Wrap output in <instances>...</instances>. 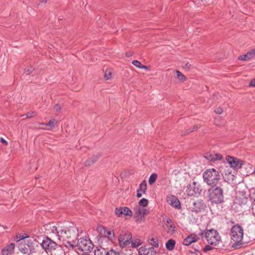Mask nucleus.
<instances>
[{
	"label": "nucleus",
	"instance_id": "nucleus-1",
	"mask_svg": "<svg viewBox=\"0 0 255 255\" xmlns=\"http://www.w3.org/2000/svg\"><path fill=\"white\" fill-rule=\"evenodd\" d=\"M33 246L38 247L39 245L47 253L53 251L59 250L61 255H64V253L61 249V247L57 245L55 242L48 237L33 236Z\"/></svg>",
	"mask_w": 255,
	"mask_h": 255
},
{
	"label": "nucleus",
	"instance_id": "nucleus-2",
	"mask_svg": "<svg viewBox=\"0 0 255 255\" xmlns=\"http://www.w3.org/2000/svg\"><path fill=\"white\" fill-rule=\"evenodd\" d=\"M230 236L232 242H234L232 245V248L239 249L244 246L245 243L243 242L244 230L241 226H233L231 230Z\"/></svg>",
	"mask_w": 255,
	"mask_h": 255
},
{
	"label": "nucleus",
	"instance_id": "nucleus-3",
	"mask_svg": "<svg viewBox=\"0 0 255 255\" xmlns=\"http://www.w3.org/2000/svg\"><path fill=\"white\" fill-rule=\"evenodd\" d=\"M204 181L208 185L216 186L221 179L219 171L214 168L206 169L203 174Z\"/></svg>",
	"mask_w": 255,
	"mask_h": 255
},
{
	"label": "nucleus",
	"instance_id": "nucleus-4",
	"mask_svg": "<svg viewBox=\"0 0 255 255\" xmlns=\"http://www.w3.org/2000/svg\"><path fill=\"white\" fill-rule=\"evenodd\" d=\"M199 235L202 239L205 238L208 244L213 246L218 245L221 240V237L218 232L214 229L202 231L199 234Z\"/></svg>",
	"mask_w": 255,
	"mask_h": 255
},
{
	"label": "nucleus",
	"instance_id": "nucleus-5",
	"mask_svg": "<svg viewBox=\"0 0 255 255\" xmlns=\"http://www.w3.org/2000/svg\"><path fill=\"white\" fill-rule=\"evenodd\" d=\"M209 200L214 204H220L224 201L223 190L221 185L213 187L208 190Z\"/></svg>",
	"mask_w": 255,
	"mask_h": 255
},
{
	"label": "nucleus",
	"instance_id": "nucleus-6",
	"mask_svg": "<svg viewBox=\"0 0 255 255\" xmlns=\"http://www.w3.org/2000/svg\"><path fill=\"white\" fill-rule=\"evenodd\" d=\"M78 236V229L75 226L62 229L61 232L58 233L59 239L63 240L72 238L76 239Z\"/></svg>",
	"mask_w": 255,
	"mask_h": 255
},
{
	"label": "nucleus",
	"instance_id": "nucleus-7",
	"mask_svg": "<svg viewBox=\"0 0 255 255\" xmlns=\"http://www.w3.org/2000/svg\"><path fill=\"white\" fill-rule=\"evenodd\" d=\"M77 246L79 250L85 253L90 252L93 249L92 243L87 238L79 239Z\"/></svg>",
	"mask_w": 255,
	"mask_h": 255
},
{
	"label": "nucleus",
	"instance_id": "nucleus-8",
	"mask_svg": "<svg viewBox=\"0 0 255 255\" xmlns=\"http://www.w3.org/2000/svg\"><path fill=\"white\" fill-rule=\"evenodd\" d=\"M186 191L189 196H193L199 194L201 191V189L198 183L196 181H193L188 184Z\"/></svg>",
	"mask_w": 255,
	"mask_h": 255
},
{
	"label": "nucleus",
	"instance_id": "nucleus-9",
	"mask_svg": "<svg viewBox=\"0 0 255 255\" xmlns=\"http://www.w3.org/2000/svg\"><path fill=\"white\" fill-rule=\"evenodd\" d=\"M132 236L129 232H122L119 237L120 246L124 248L130 243Z\"/></svg>",
	"mask_w": 255,
	"mask_h": 255
},
{
	"label": "nucleus",
	"instance_id": "nucleus-10",
	"mask_svg": "<svg viewBox=\"0 0 255 255\" xmlns=\"http://www.w3.org/2000/svg\"><path fill=\"white\" fill-rule=\"evenodd\" d=\"M18 248L21 253L30 254L32 251V243L30 240L27 241V243L26 241H22L18 243Z\"/></svg>",
	"mask_w": 255,
	"mask_h": 255
},
{
	"label": "nucleus",
	"instance_id": "nucleus-11",
	"mask_svg": "<svg viewBox=\"0 0 255 255\" xmlns=\"http://www.w3.org/2000/svg\"><path fill=\"white\" fill-rule=\"evenodd\" d=\"M226 160L231 166L234 168H240L244 164V162L243 160L229 155L226 157Z\"/></svg>",
	"mask_w": 255,
	"mask_h": 255
},
{
	"label": "nucleus",
	"instance_id": "nucleus-12",
	"mask_svg": "<svg viewBox=\"0 0 255 255\" xmlns=\"http://www.w3.org/2000/svg\"><path fill=\"white\" fill-rule=\"evenodd\" d=\"M133 211L136 216V221L141 222L144 219V216L149 213V210L146 209L140 208L138 206H136L133 208Z\"/></svg>",
	"mask_w": 255,
	"mask_h": 255
},
{
	"label": "nucleus",
	"instance_id": "nucleus-13",
	"mask_svg": "<svg viewBox=\"0 0 255 255\" xmlns=\"http://www.w3.org/2000/svg\"><path fill=\"white\" fill-rule=\"evenodd\" d=\"M101 229L103 231V234L104 236H100L98 241L100 244H103V241H105L106 242L109 241L110 239L114 237V233H112L111 230H108L107 228L105 227H101L99 229Z\"/></svg>",
	"mask_w": 255,
	"mask_h": 255
},
{
	"label": "nucleus",
	"instance_id": "nucleus-14",
	"mask_svg": "<svg viewBox=\"0 0 255 255\" xmlns=\"http://www.w3.org/2000/svg\"><path fill=\"white\" fill-rule=\"evenodd\" d=\"M166 200L167 202L172 207L176 209H180L181 204L179 199L174 195H169L167 196Z\"/></svg>",
	"mask_w": 255,
	"mask_h": 255
},
{
	"label": "nucleus",
	"instance_id": "nucleus-15",
	"mask_svg": "<svg viewBox=\"0 0 255 255\" xmlns=\"http://www.w3.org/2000/svg\"><path fill=\"white\" fill-rule=\"evenodd\" d=\"M115 213L119 217H121L122 215L129 217H131L132 215L131 210L127 207H117L115 209Z\"/></svg>",
	"mask_w": 255,
	"mask_h": 255
},
{
	"label": "nucleus",
	"instance_id": "nucleus-16",
	"mask_svg": "<svg viewBox=\"0 0 255 255\" xmlns=\"http://www.w3.org/2000/svg\"><path fill=\"white\" fill-rule=\"evenodd\" d=\"M156 253L153 248L149 247L147 246H142L138 249L139 255H155Z\"/></svg>",
	"mask_w": 255,
	"mask_h": 255
},
{
	"label": "nucleus",
	"instance_id": "nucleus-17",
	"mask_svg": "<svg viewBox=\"0 0 255 255\" xmlns=\"http://www.w3.org/2000/svg\"><path fill=\"white\" fill-rule=\"evenodd\" d=\"M193 210L195 212H200L206 207V205L203 200H198L193 203Z\"/></svg>",
	"mask_w": 255,
	"mask_h": 255
},
{
	"label": "nucleus",
	"instance_id": "nucleus-18",
	"mask_svg": "<svg viewBox=\"0 0 255 255\" xmlns=\"http://www.w3.org/2000/svg\"><path fill=\"white\" fill-rule=\"evenodd\" d=\"M15 247L14 243H10L9 245L5 247L1 250L2 255H8L13 253Z\"/></svg>",
	"mask_w": 255,
	"mask_h": 255
},
{
	"label": "nucleus",
	"instance_id": "nucleus-19",
	"mask_svg": "<svg viewBox=\"0 0 255 255\" xmlns=\"http://www.w3.org/2000/svg\"><path fill=\"white\" fill-rule=\"evenodd\" d=\"M198 237L197 236L191 235L187 237L183 241V245L185 246H189L192 243L197 241Z\"/></svg>",
	"mask_w": 255,
	"mask_h": 255
},
{
	"label": "nucleus",
	"instance_id": "nucleus-20",
	"mask_svg": "<svg viewBox=\"0 0 255 255\" xmlns=\"http://www.w3.org/2000/svg\"><path fill=\"white\" fill-rule=\"evenodd\" d=\"M101 246L97 247L95 250V255H107L108 251H107L104 247H102L104 246L103 244H101Z\"/></svg>",
	"mask_w": 255,
	"mask_h": 255
},
{
	"label": "nucleus",
	"instance_id": "nucleus-21",
	"mask_svg": "<svg viewBox=\"0 0 255 255\" xmlns=\"http://www.w3.org/2000/svg\"><path fill=\"white\" fill-rule=\"evenodd\" d=\"M100 155H94L89 158L88 160H87L85 163V165L86 166H89L91 164H92L93 163H95L98 159L99 158Z\"/></svg>",
	"mask_w": 255,
	"mask_h": 255
},
{
	"label": "nucleus",
	"instance_id": "nucleus-22",
	"mask_svg": "<svg viewBox=\"0 0 255 255\" xmlns=\"http://www.w3.org/2000/svg\"><path fill=\"white\" fill-rule=\"evenodd\" d=\"M148 242L150 245L154 247L155 248H158L159 247L158 240L157 237H152L151 238H149L148 239Z\"/></svg>",
	"mask_w": 255,
	"mask_h": 255
},
{
	"label": "nucleus",
	"instance_id": "nucleus-23",
	"mask_svg": "<svg viewBox=\"0 0 255 255\" xmlns=\"http://www.w3.org/2000/svg\"><path fill=\"white\" fill-rule=\"evenodd\" d=\"M147 189V184L145 180H143L139 184V187L137 190L141 192L142 193H145Z\"/></svg>",
	"mask_w": 255,
	"mask_h": 255
},
{
	"label": "nucleus",
	"instance_id": "nucleus-24",
	"mask_svg": "<svg viewBox=\"0 0 255 255\" xmlns=\"http://www.w3.org/2000/svg\"><path fill=\"white\" fill-rule=\"evenodd\" d=\"M222 158V156L219 153H213L209 156V159L212 161L221 160Z\"/></svg>",
	"mask_w": 255,
	"mask_h": 255
},
{
	"label": "nucleus",
	"instance_id": "nucleus-25",
	"mask_svg": "<svg viewBox=\"0 0 255 255\" xmlns=\"http://www.w3.org/2000/svg\"><path fill=\"white\" fill-rule=\"evenodd\" d=\"M175 245V241L172 239H170L166 243L165 246L166 249L169 251H172Z\"/></svg>",
	"mask_w": 255,
	"mask_h": 255
},
{
	"label": "nucleus",
	"instance_id": "nucleus-26",
	"mask_svg": "<svg viewBox=\"0 0 255 255\" xmlns=\"http://www.w3.org/2000/svg\"><path fill=\"white\" fill-rule=\"evenodd\" d=\"M131 245L132 248H136L142 244V241L139 239H135L131 242L130 241Z\"/></svg>",
	"mask_w": 255,
	"mask_h": 255
},
{
	"label": "nucleus",
	"instance_id": "nucleus-27",
	"mask_svg": "<svg viewBox=\"0 0 255 255\" xmlns=\"http://www.w3.org/2000/svg\"><path fill=\"white\" fill-rule=\"evenodd\" d=\"M57 123V121L54 119H52L49 121V122L44 125L45 127H48L47 128V129L53 128Z\"/></svg>",
	"mask_w": 255,
	"mask_h": 255
},
{
	"label": "nucleus",
	"instance_id": "nucleus-28",
	"mask_svg": "<svg viewBox=\"0 0 255 255\" xmlns=\"http://www.w3.org/2000/svg\"><path fill=\"white\" fill-rule=\"evenodd\" d=\"M167 232L168 234H173L175 232V226L173 223L166 225Z\"/></svg>",
	"mask_w": 255,
	"mask_h": 255
},
{
	"label": "nucleus",
	"instance_id": "nucleus-29",
	"mask_svg": "<svg viewBox=\"0 0 255 255\" xmlns=\"http://www.w3.org/2000/svg\"><path fill=\"white\" fill-rule=\"evenodd\" d=\"M29 238V236L27 235L26 234H20L16 237L15 240L17 242H21L22 241H25V239L26 238Z\"/></svg>",
	"mask_w": 255,
	"mask_h": 255
},
{
	"label": "nucleus",
	"instance_id": "nucleus-30",
	"mask_svg": "<svg viewBox=\"0 0 255 255\" xmlns=\"http://www.w3.org/2000/svg\"><path fill=\"white\" fill-rule=\"evenodd\" d=\"M157 178V175L156 173H153L151 174L148 179V183L150 185H152L153 183H154Z\"/></svg>",
	"mask_w": 255,
	"mask_h": 255
},
{
	"label": "nucleus",
	"instance_id": "nucleus-31",
	"mask_svg": "<svg viewBox=\"0 0 255 255\" xmlns=\"http://www.w3.org/2000/svg\"><path fill=\"white\" fill-rule=\"evenodd\" d=\"M148 203V201L147 199L145 198H142L140 199L138 202V204L139 206L145 207L147 206Z\"/></svg>",
	"mask_w": 255,
	"mask_h": 255
},
{
	"label": "nucleus",
	"instance_id": "nucleus-32",
	"mask_svg": "<svg viewBox=\"0 0 255 255\" xmlns=\"http://www.w3.org/2000/svg\"><path fill=\"white\" fill-rule=\"evenodd\" d=\"M239 59L240 60L247 61L251 59V58L248 53H247L246 54L240 56Z\"/></svg>",
	"mask_w": 255,
	"mask_h": 255
},
{
	"label": "nucleus",
	"instance_id": "nucleus-33",
	"mask_svg": "<svg viewBox=\"0 0 255 255\" xmlns=\"http://www.w3.org/2000/svg\"><path fill=\"white\" fill-rule=\"evenodd\" d=\"M176 73L178 79L181 81H184L186 80V77L180 71H176Z\"/></svg>",
	"mask_w": 255,
	"mask_h": 255
},
{
	"label": "nucleus",
	"instance_id": "nucleus-34",
	"mask_svg": "<svg viewBox=\"0 0 255 255\" xmlns=\"http://www.w3.org/2000/svg\"><path fill=\"white\" fill-rule=\"evenodd\" d=\"M62 229L61 227H57L55 226H53L51 230L53 233H56L57 234V235L58 236V233L59 232H61V230H62Z\"/></svg>",
	"mask_w": 255,
	"mask_h": 255
},
{
	"label": "nucleus",
	"instance_id": "nucleus-35",
	"mask_svg": "<svg viewBox=\"0 0 255 255\" xmlns=\"http://www.w3.org/2000/svg\"><path fill=\"white\" fill-rule=\"evenodd\" d=\"M112 77V73L110 70H107L105 72V78L109 80Z\"/></svg>",
	"mask_w": 255,
	"mask_h": 255
},
{
	"label": "nucleus",
	"instance_id": "nucleus-36",
	"mask_svg": "<svg viewBox=\"0 0 255 255\" xmlns=\"http://www.w3.org/2000/svg\"><path fill=\"white\" fill-rule=\"evenodd\" d=\"M107 255H120V254L119 252L111 249L108 252Z\"/></svg>",
	"mask_w": 255,
	"mask_h": 255
},
{
	"label": "nucleus",
	"instance_id": "nucleus-37",
	"mask_svg": "<svg viewBox=\"0 0 255 255\" xmlns=\"http://www.w3.org/2000/svg\"><path fill=\"white\" fill-rule=\"evenodd\" d=\"M132 64L135 67L140 68L141 67V66L142 65V64L140 62L138 61V60H134L132 61Z\"/></svg>",
	"mask_w": 255,
	"mask_h": 255
},
{
	"label": "nucleus",
	"instance_id": "nucleus-38",
	"mask_svg": "<svg viewBox=\"0 0 255 255\" xmlns=\"http://www.w3.org/2000/svg\"><path fill=\"white\" fill-rule=\"evenodd\" d=\"M164 222L165 223V226L167 225L171 224L173 223V221L168 217H166L164 220Z\"/></svg>",
	"mask_w": 255,
	"mask_h": 255
},
{
	"label": "nucleus",
	"instance_id": "nucleus-39",
	"mask_svg": "<svg viewBox=\"0 0 255 255\" xmlns=\"http://www.w3.org/2000/svg\"><path fill=\"white\" fill-rule=\"evenodd\" d=\"M215 112L218 115H221L223 113V109L221 108H218L215 110Z\"/></svg>",
	"mask_w": 255,
	"mask_h": 255
},
{
	"label": "nucleus",
	"instance_id": "nucleus-40",
	"mask_svg": "<svg viewBox=\"0 0 255 255\" xmlns=\"http://www.w3.org/2000/svg\"><path fill=\"white\" fill-rule=\"evenodd\" d=\"M248 53L250 56L251 59H252L253 58H254V57H255V55L254 54V52L253 51V50L250 51Z\"/></svg>",
	"mask_w": 255,
	"mask_h": 255
},
{
	"label": "nucleus",
	"instance_id": "nucleus-41",
	"mask_svg": "<svg viewBox=\"0 0 255 255\" xmlns=\"http://www.w3.org/2000/svg\"><path fill=\"white\" fill-rule=\"evenodd\" d=\"M212 249V248L209 245H206L204 248V251L206 252L207 251H210Z\"/></svg>",
	"mask_w": 255,
	"mask_h": 255
},
{
	"label": "nucleus",
	"instance_id": "nucleus-42",
	"mask_svg": "<svg viewBox=\"0 0 255 255\" xmlns=\"http://www.w3.org/2000/svg\"><path fill=\"white\" fill-rule=\"evenodd\" d=\"M54 110L57 112H60L61 110V107H60V105L58 104L55 105V106H54Z\"/></svg>",
	"mask_w": 255,
	"mask_h": 255
},
{
	"label": "nucleus",
	"instance_id": "nucleus-43",
	"mask_svg": "<svg viewBox=\"0 0 255 255\" xmlns=\"http://www.w3.org/2000/svg\"><path fill=\"white\" fill-rule=\"evenodd\" d=\"M191 67V65L189 64L188 63H185L184 66H183L184 68L186 70L190 69Z\"/></svg>",
	"mask_w": 255,
	"mask_h": 255
},
{
	"label": "nucleus",
	"instance_id": "nucleus-44",
	"mask_svg": "<svg viewBox=\"0 0 255 255\" xmlns=\"http://www.w3.org/2000/svg\"><path fill=\"white\" fill-rule=\"evenodd\" d=\"M250 87H255V78L253 79L250 83H249Z\"/></svg>",
	"mask_w": 255,
	"mask_h": 255
},
{
	"label": "nucleus",
	"instance_id": "nucleus-45",
	"mask_svg": "<svg viewBox=\"0 0 255 255\" xmlns=\"http://www.w3.org/2000/svg\"><path fill=\"white\" fill-rule=\"evenodd\" d=\"M74 246H75L73 244H72V243H71L70 242H67V245H66L67 247H70L72 248H73L74 247Z\"/></svg>",
	"mask_w": 255,
	"mask_h": 255
},
{
	"label": "nucleus",
	"instance_id": "nucleus-46",
	"mask_svg": "<svg viewBox=\"0 0 255 255\" xmlns=\"http://www.w3.org/2000/svg\"><path fill=\"white\" fill-rule=\"evenodd\" d=\"M144 193H141V192L137 190V193H136V196L138 198H140L141 197L143 194H144Z\"/></svg>",
	"mask_w": 255,
	"mask_h": 255
},
{
	"label": "nucleus",
	"instance_id": "nucleus-47",
	"mask_svg": "<svg viewBox=\"0 0 255 255\" xmlns=\"http://www.w3.org/2000/svg\"><path fill=\"white\" fill-rule=\"evenodd\" d=\"M0 141L1 143H3L5 145L7 144V142L2 137L0 138Z\"/></svg>",
	"mask_w": 255,
	"mask_h": 255
},
{
	"label": "nucleus",
	"instance_id": "nucleus-48",
	"mask_svg": "<svg viewBox=\"0 0 255 255\" xmlns=\"http://www.w3.org/2000/svg\"><path fill=\"white\" fill-rule=\"evenodd\" d=\"M30 72H31V71L29 69H27V70L26 69H25V72L24 73L26 74V75H29Z\"/></svg>",
	"mask_w": 255,
	"mask_h": 255
},
{
	"label": "nucleus",
	"instance_id": "nucleus-49",
	"mask_svg": "<svg viewBox=\"0 0 255 255\" xmlns=\"http://www.w3.org/2000/svg\"><path fill=\"white\" fill-rule=\"evenodd\" d=\"M140 69H144L147 70L148 68L146 66L142 64V65L141 66Z\"/></svg>",
	"mask_w": 255,
	"mask_h": 255
},
{
	"label": "nucleus",
	"instance_id": "nucleus-50",
	"mask_svg": "<svg viewBox=\"0 0 255 255\" xmlns=\"http://www.w3.org/2000/svg\"><path fill=\"white\" fill-rule=\"evenodd\" d=\"M48 0H40V3H46Z\"/></svg>",
	"mask_w": 255,
	"mask_h": 255
},
{
	"label": "nucleus",
	"instance_id": "nucleus-51",
	"mask_svg": "<svg viewBox=\"0 0 255 255\" xmlns=\"http://www.w3.org/2000/svg\"><path fill=\"white\" fill-rule=\"evenodd\" d=\"M199 128V126H195V127L193 128V129L192 131H194V130H197Z\"/></svg>",
	"mask_w": 255,
	"mask_h": 255
},
{
	"label": "nucleus",
	"instance_id": "nucleus-52",
	"mask_svg": "<svg viewBox=\"0 0 255 255\" xmlns=\"http://www.w3.org/2000/svg\"><path fill=\"white\" fill-rule=\"evenodd\" d=\"M31 113H28L27 114V117H28V118H31Z\"/></svg>",
	"mask_w": 255,
	"mask_h": 255
},
{
	"label": "nucleus",
	"instance_id": "nucleus-53",
	"mask_svg": "<svg viewBox=\"0 0 255 255\" xmlns=\"http://www.w3.org/2000/svg\"><path fill=\"white\" fill-rule=\"evenodd\" d=\"M2 226V227L3 228V229H7V227L6 226H5V225H2V226Z\"/></svg>",
	"mask_w": 255,
	"mask_h": 255
},
{
	"label": "nucleus",
	"instance_id": "nucleus-54",
	"mask_svg": "<svg viewBox=\"0 0 255 255\" xmlns=\"http://www.w3.org/2000/svg\"><path fill=\"white\" fill-rule=\"evenodd\" d=\"M253 51L254 52V54H255V49H253Z\"/></svg>",
	"mask_w": 255,
	"mask_h": 255
}]
</instances>
